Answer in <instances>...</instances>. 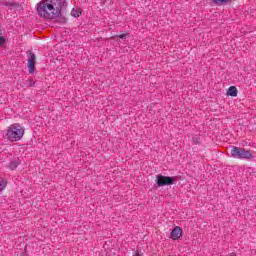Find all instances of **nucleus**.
<instances>
[{
	"label": "nucleus",
	"instance_id": "39448f33",
	"mask_svg": "<svg viewBox=\"0 0 256 256\" xmlns=\"http://www.w3.org/2000/svg\"><path fill=\"white\" fill-rule=\"evenodd\" d=\"M28 71L31 75L35 73V54L29 53L28 56Z\"/></svg>",
	"mask_w": 256,
	"mask_h": 256
},
{
	"label": "nucleus",
	"instance_id": "423d86ee",
	"mask_svg": "<svg viewBox=\"0 0 256 256\" xmlns=\"http://www.w3.org/2000/svg\"><path fill=\"white\" fill-rule=\"evenodd\" d=\"M182 235L183 230L179 226H176L170 233V237L173 239V241H177V239H179Z\"/></svg>",
	"mask_w": 256,
	"mask_h": 256
},
{
	"label": "nucleus",
	"instance_id": "20e7f679",
	"mask_svg": "<svg viewBox=\"0 0 256 256\" xmlns=\"http://www.w3.org/2000/svg\"><path fill=\"white\" fill-rule=\"evenodd\" d=\"M175 182V178L169 177V176H163V175H158L156 177V183L158 187H163L165 185H173Z\"/></svg>",
	"mask_w": 256,
	"mask_h": 256
},
{
	"label": "nucleus",
	"instance_id": "7ed1b4c3",
	"mask_svg": "<svg viewBox=\"0 0 256 256\" xmlns=\"http://www.w3.org/2000/svg\"><path fill=\"white\" fill-rule=\"evenodd\" d=\"M231 157H233V159H253L254 156L249 150L233 147L231 150Z\"/></svg>",
	"mask_w": 256,
	"mask_h": 256
},
{
	"label": "nucleus",
	"instance_id": "f03ea898",
	"mask_svg": "<svg viewBox=\"0 0 256 256\" xmlns=\"http://www.w3.org/2000/svg\"><path fill=\"white\" fill-rule=\"evenodd\" d=\"M25 135V129L19 123L12 124L8 127L6 137L8 141H21Z\"/></svg>",
	"mask_w": 256,
	"mask_h": 256
},
{
	"label": "nucleus",
	"instance_id": "ddd939ff",
	"mask_svg": "<svg viewBox=\"0 0 256 256\" xmlns=\"http://www.w3.org/2000/svg\"><path fill=\"white\" fill-rule=\"evenodd\" d=\"M2 45H5V37L0 36V47H2Z\"/></svg>",
	"mask_w": 256,
	"mask_h": 256
},
{
	"label": "nucleus",
	"instance_id": "9b49d317",
	"mask_svg": "<svg viewBox=\"0 0 256 256\" xmlns=\"http://www.w3.org/2000/svg\"><path fill=\"white\" fill-rule=\"evenodd\" d=\"M6 5H8V7H10V10H13V9H15V7H17V4H13L10 2H7Z\"/></svg>",
	"mask_w": 256,
	"mask_h": 256
},
{
	"label": "nucleus",
	"instance_id": "6e6552de",
	"mask_svg": "<svg viewBox=\"0 0 256 256\" xmlns=\"http://www.w3.org/2000/svg\"><path fill=\"white\" fill-rule=\"evenodd\" d=\"M71 15H72V17H80L81 16V8H79V7L73 8L71 11Z\"/></svg>",
	"mask_w": 256,
	"mask_h": 256
},
{
	"label": "nucleus",
	"instance_id": "1a4fd4ad",
	"mask_svg": "<svg viewBox=\"0 0 256 256\" xmlns=\"http://www.w3.org/2000/svg\"><path fill=\"white\" fill-rule=\"evenodd\" d=\"M7 187V180L0 178V192L4 191V189Z\"/></svg>",
	"mask_w": 256,
	"mask_h": 256
},
{
	"label": "nucleus",
	"instance_id": "9d476101",
	"mask_svg": "<svg viewBox=\"0 0 256 256\" xmlns=\"http://www.w3.org/2000/svg\"><path fill=\"white\" fill-rule=\"evenodd\" d=\"M213 3H215V5H223L225 3H230V1H233V0H212Z\"/></svg>",
	"mask_w": 256,
	"mask_h": 256
},
{
	"label": "nucleus",
	"instance_id": "0eeeda50",
	"mask_svg": "<svg viewBox=\"0 0 256 256\" xmlns=\"http://www.w3.org/2000/svg\"><path fill=\"white\" fill-rule=\"evenodd\" d=\"M237 87L235 86H230L228 88V91H227V95L230 96V97H237Z\"/></svg>",
	"mask_w": 256,
	"mask_h": 256
},
{
	"label": "nucleus",
	"instance_id": "4468645a",
	"mask_svg": "<svg viewBox=\"0 0 256 256\" xmlns=\"http://www.w3.org/2000/svg\"><path fill=\"white\" fill-rule=\"evenodd\" d=\"M118 37L119 39H125V37H127V34H120Z\"/></svg>",
	"mask_w": 256,
	"mask_h": 256
},
{
	"label": "nucleus",
	"instance_id": "f257e3e1",
	"mask_svg": "<svg viewBox=\"0 0 256 256\" xmlns=\"http://www.w3.org/2000/svg\"><path fill=\"white\" fill-rule=\"evenodd\" d=\"M67 9V0H42L37 4V13L43 19H57Z\"/></svg>",
	"mask_w": 256,
	"mask_h": 256
},
{
	"label": "nucleus",
	"instance_id": "f8f14e48",
	"mask_svg": "<svg viewBox=\"0 0 256 256\" xmlns=\"http://www.w3.org/2000/svg\"><path fill=\"white\" fill-rule=\"evenodd\" d=\"M17 162H11V164H10V169H17Z\"/></svg>",
	"mask_w": 256,
	"mask_h": 256
}]
</instances>
